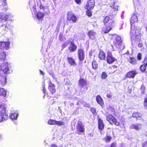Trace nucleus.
Here are the masks:
<instances>
[{"label":"nucleus","mask_w":147,"mask_h":147,"mask_svg":"<svg viewBox=\"0 0 147 147\" xmlns=\"http://www.w3.org/2000/svg\"><path fill=\"white\" fill-rule=\"evenodd\" d=\"M29 5L30 9L32 11L33 17L34 19L38 20L39 21L42 20L44 16V13L40 11L36 13V6L33 1H29Z\"/></svg>","instance_id":"f257e3e1"},{"label":"nucleus","mask_w":147,"mask_h":147,"mask_svg":"<svg viewBox=\"0 0 147 147\" xmlns=\"http://www.w3.org/2000/svg\"><path fill=\"white\" fill-rule=\"evenodd\" d=\"M115 39L113 41V47H115L117 48H119L120 50H123L125 48L124 44L122 43V40L120 36L115 35L113 36V38Z\"/></svg>","instance_id":"f03ea898"},{"label":"nucleus","mask_w":147,"mask_h":147,"mask_svg":"<svg viewBox=\"0 0 147 147\" xmlns=\"http://www.w3.org/2000/svg\"><path fill=\"white\" fill-rule=\"evenodd\" d=\"M131 35L133 37L136 39H140V29L137 27H135L133 25H131Z\"/></svg>","instance_id":"7ed1b4c3"},{"label":"nucleus","mask_w":147,"mask_h":147,"mask_svg":"<svg viewBox=\"0 0 147 147\" xmlns=\"http://www.w3.org/2000/svg\"><path fill=\"white\" fill-rule=\"evenodd\" d=\"M0 69L1 73L9 74L10 72L11 66L8 63H3L0 65Z\"/></svg>","instance_id":"20e7f679"},{"label":"nucleus","mask_w":147,"mask_h":147,"mask_svg":"<svg viewBox=\"0 0 147 147\" xmlns=\"http://www.w3.org/2000/svg\"><path fill=\"white\" fill-rule=\"evenodd\" d=\"M107 120L110 124H113V123L115 125L119 126L120 123L113 115L111 114L108 115L106 116Z\"/></svg>","instance_id":"39448f33"},{"label":"nucleus","mask_w":147,"mask_h":147,"mask_svg":"<svg viewBox=\"0 0 147 147\" xmlns=\"http://www.w3.org/2000/svg\"><path fill=\"white\" fill-rule=\"evenodd\" d=\"M67 18L70 22H76L77 21V18L74 14L71 12H69L67 14Z\"/></svg>","instance_id":"423d86ee"},{"label":"nucleus","mask_w":147,"mask_h":147,"mask_svg":"<svg viewBox=\"0 0 147 147\" xmlns=\"http://www.w3.org/2000/svg\"><path fill=\"white\" fill-rule=\"evenodd\" d=\"M116 60L117 59L113 56L111 52H109L107 53V61L108 63L111 64Z\"/></svg>","instance_id":"0eeeda50"},{"label":"nucleus","mask_w":147,"mask_h":147,"mask_svg":"<svg viewBox=\"0 0 147 147\" xmlns=\"http://www.w3.org/2000/svg\"><path fill=\"white\" fill-rule=\"evenodd\" d=\"M95 5V2L93 0H90L87 3L86 5L84 8L87 9L92 10L93 9Z\"/></svg>","instance_id":"6e6552de"},{"label":"nucleus","mask_w":147,"mask_h":147,"mask_svg":"<svg viewBox=\"0 0 147 147\" xmlns=\"http://www.w3.org/2000/svg\"><path fill=\"white\" fill-rule=\"evenodd\" d=\"M10 43L9 42H0V48L3 50H7L9 48Z\"/></svg>","instance_id":"1a4fd4ad"},{"label":"nucleus","mask_w":147,"mask_h":147,"mask_svg":"<svg viewBox=\"0 0 147 147\" xmlns=\"http://www.w3.org/2000/svg\"><path fill=\"white\" fill-rule=\"evenodd\" d=\"M48 123L50 125H64L65 123L62 121H58L50 119L48 121Z\"/></svg>","instance_id":"9d476101"},{"label":"nucleus","mask_w":147,"mask_h":147,"mask_svg":"<svg viewBox=\"0 0 147 147\" xmlns=\"http://www.w3.org/2000/svg\"><path fill=\"white\" fill-rule=\"evenodd\" d=\"M142 125L140 123H132L130 126V128L131 129H134L137 131L141 130Z\"/></svg>","instance_id":"9b49d317"},{"label":"nucleus","mask_w":147,"mask_h":147,"mask_svg":"<svg viewBox=\"0 0 147 147\" xmlns=\"http://www.w3.org/2000/svg\"><path fill=\"white\" fill-rule=\"evenodd\" d=\"M137 74L136 70H133L128 72L125 75V77L130 78H134Z\"/></svg>","instance_id":"f8f14e48"},{"label":"nucleus","mask_w":147,"mask_h":147,"mask_svg":"<svg viewBox=\"0 0 147 147\" xmlns=\"http://www.w3.org/2000/svg\"><path fill=\"white\" fill-rule=\"evenodd\" d=\"M77 129L78 131V134H80V132H82L84 131V128L82 125L81 122H79L78 123V125L77 126Z\"/></svg>","instance_id":"ddd939ff"},{"label":"nucleus","mask_w":147,"mask_h":147,"mask_svg":"<svg viewBox=\"0 0 147 147\" xmlns=\"http://www.w3.org/2000/svg\"><path fill=\"white\" fill-rule=\"evenodd\" d=\"M78 57L80 61H82L84 59V52L82 49L78 50Z\"/></svg>","instance_id":"4468645a"},{"label":"nucleus","mask_w":147,"mask_h":147,"mask_svg":"<svg viewBox=\"0 0 147 147\" xmlns=\"http://www.w3.org/2000/svg\"><path fill=\"white\" fill-rule=\"evenodd\" d=\"M68 49L71 52H74L76 50L77 46L75 45L74 42L71 41L70 42V45Z\"/></svg>","instance_id":"2eb2a0df"},{"label":"nucleus","mask_w":147,"mask_h":147,"mask_svg":"<svg viewBox=\"0 0 147 147\" xmlns=\"http://www.w3.org/2000/svg\"><path fill=\"white\" fill-rule=\"evenodd\" d=\"M10 14H7L3 12L0 13V21L1 20H4L5 21L7 20V19L9 17H11Z\"/></svg>","instance_id":"dca6fc26"},{"label":"nucleus","mask_w":147,"mask_h":147,"mask_svg":"<svg viewBox=\"0 0 147 147\" xmlns=\"http://www.w3.org/2000/svg\"><path fill=\"white\" fill-rule=\"evenodd\" d=\"M18 115V113L17 111H12L10 113L9 117L12 120H16L17 119Z\"/></svg>","instance_id":"f3484780"},{"label":"nucleus","mask_w":147,"mask_h":147,"mask_svg":"<svg viewBox=\"0 0 147 147\" xmlns=\"http://www.w3.org/2000/svg\"><path fill=\"white\" fill-rule=\"evenodd\" d=\"M49 89L51 94L55 93L56 91L54 85L50 81L49 86Z\"/></svg>","instance_id":"a211bd4d"},{"label":"nucleus","mask_w":147,"mask_h":147,"mask_svg":"<svg viewBox=\"0 0 147 147\" xmlns=\"http://www.w3.org/2000/svg\"><path fill=\"white\" fill-rule=\"evenodd\" d=\"M6 82V76L0 73V84L4 85Z\"/></svg>","instance_id":"6ab92c4d"},{"label":"nucleus","mask_w":147,"mask_h":147,"mask_svg":"<svg viewBox=\"0 0 147 147\" xmlns=\"http://www.w3.org/2000/svg\"><path fill=\"white\" fill-rule=\"evenodd\" d=\"M0 1L2 3V4L3 5H1L0 6V8L2 9V11H5L7 10V3L6 2V0H0Z\"/></svg>","instance_id":"aec40b11"},{"label":"nucleus","mask_w":147,"mask_h":147,"mask_svg":"<svg viewBox=\"0 0 147 147\" xmlns=\"http://www.w3.org/2000/svg\"><path fill=\"white\" fill-rule=\"evenodd\" d=\"M1 28L4 29L6 31H7L8 30H12L13 27L12 26L10 25L9 24H8V26L7 25L3 24L1 26Z\"/></svg>","instance_id":"412c9836"},{"label":"nucleus","mask_w":147,"mask_h":147,"mask_svg":"<svg viewBox=\"0 0 147 147\" xmlns=\"http://www.w3.org/2000/svg\"><path fill=\"white\" fill-rule=\"evenodd\" d=\"M96 32L92 30H90L88 33V35L89 38L91 39H94L96 35Z\"/></svg>","instance_id":"4be33fe9"},{"label":"nucleus","mask_w":147,"mask_h":147,"mask_svg":"<svg viewBox=\"0 0 147 147\" xmlns=\"http://www.w3.org/2000/svg\"><path fill=\"white\" fill-rule=\"evenodd\" d=\"M38 6L40 9H42L44 8V6L42 5L46 0H36Z\"/></svg>","instance_id":"5701e85b"},{"label":"nucleus","mask_w":147,"mask_h":147,"mask_svg":"<svg viewBox=\"0 0 147 147\" xmlns=\"http://www.w3.org/2000/svg\"><path fill=\"white\" fill-rule=\"evenodd\" d=\"M98 127L99 129L101 130L103 129L104 128V125L102 120L100 119H98Z\"/></svg>","instance_id":"b1692460"},{"label":"nucleus","mask_w":147,"mask_h":147,"mask_svg":"<svg viewBox=\"0 0 147 147\" xmlns=\"http://www.w3.org/2000/svg\"><path fill=\"white\" fill-rule=\"evenodd\" d=\"M67 59L68 62L71 65L75 66L76 65V64L74 60L72 57H67Z\"/></svg>","instance_id":"393cba45"},{"label":"nucleus","mask_w":147,"mask_h":147,"mask_svg":"<svg viewBox=\"0 0 147 147\" xmlns=\"http://www.w3.org/2000/svg\"><path fill=\"white\" fill-rule=\"evenodd\" d=\"M5 108L3 104H0V115L5 114Z\"/></svg>","instance_id":"a878e982"},{"label":"nucleus","mask_w":147,"mask_h":147,"mask_svg":"<svg viewBox=\"0 0 147 147\" xmlns=\"http://www.w3.org/2000/svg\"><path fill=\"white\" fill-rule=\"evenodd\" d=\"M138 20V18L136 15L134 14L131 16V20L130 22L131 23V26L133 25L132 24H133L134 22H137Z\"/></svg>","instance_id":"bb28decb"},{"label":"nucleus","mask_w":147,"mask_h":147,"mask_svg":"<svg viewBox=\"0 0 147 147\" xmlns=\"http://www.w3.org/2000/svg\"><path fill=\"white\" fill-rule=\"evenodd\" d=\"M128 61L132 65H135L137 64V60L134 57H130Z\"/></svg>","instance_id":"cd10ccee"},{"label":"nucleus","mask_w":147,"mask_h":147,"mask_svg":"<svg viewBox=\"0 0 147 147\" xmlns=\"http://www.w3.org/2000/svg\"><path fill=\"white\" fill-rule=\"evenodd\" d=\"M6 57V54L5 52L2 51L0 52V60L4 61Z\"/></svg>","instance_id":"c85d7f7f"},{"label":"nucleus","mask_w":147,"mask_h":147,"mask_svg":"<svg viewBox=\"0 0 147 147\" xmlns=\"http://www.w3.org/2000/svg\"><path fill=\"white\" fill-rule=\"evenodd\" d=\"M96 100L98 103L101 106L103 105L104 103L103 101L99 95H98L96 97Z\"/></svg>","instance_id":"c756f323"},{"label":"nucleus","mask_w":147,"mask_h":147,"mask_svg":"<svg viewBox=\"0 0 147 147\" xmlns=\"http://www.w3.org/2000/svg\"><path fill=\"white\" fill-rule=\"evenodd\" d=\"M98 58L100 60H104L105 58V53L101 51H100L98 55Z\"/></svg>","instance_id":"7c9ffc66"},{"label":"nucleus","mask_w":147,"mask_h":147,"mask_svg":"<svg viewBox=\"0 0 147 147\" xmlns=\"http://www.w3.org/2000/svg\"><path fill=\"white\" fill-rule=\"evenodd\" d=\"M132 117H136L137 119H140L141 117V114L138 112H134L133 114Z\"/></svg>","instance_id":"2f4dec72"},{"label":"nucleus","mask_w":147,"mask_h":147,"mask_svg":"<svg viewBox=\"0 0 147 147\" xmlns=\"http://www.w3.org/2000/svg\"><path fill=\"white\" fill-rule=\"evenodd\" d=\"M8 118V116L6 114L0 115V122L6 120Z\"/></svg>","instance_id":"473e14b6"},{"label":"nucleus","mask_w":147,"mask_h":147,"mask_svg":"<svg viewBox=\"0 0 147 147\" xmlns=\"http://www.w3.org/2000/svg\"><path fill=\"white\" fill-rule=\"evenodd\" d=\"M86 83V81L84 79H80L79 81V85L81 86H85Z\"/></svg>","instance_id":"72a5a7b5"},{"label":"nucleus","mask_w":147,"mask_h":147,"mask_svg":"<svg viewBox=\"0 0 147 147\" xmlns=\"http://www.w3.org/2000/svg\"><path fill=\"white\" fill-rule=\"evenodd\" d=\"M0 95H2L4 97L7 96V92L3 88H0Z\"/></svg>","instance_id":"f704fd0d"},{"label":"nucleus","mask_w":147,"mask_h":147,"mask_svg":"<svg viewBox=\"0 0 147 147\" xmlns=\"http://www.w3.org/2000/svg\"><path fill=\"white\" fill-rule=\"evenodd\" d=\"M111 140V137L109 136H107L104 138V140L107 143L110 142Z\"/></svg>","instance_id":"c9c22d12"},{"label":"nucleus","mask_w":147,"mask_h":147,"mask_svg":"<svg viewBox=\"0 0 147 147\" xmlns=\"http://www.w3.org/2000/svg\"><path fill=\"white\" fill-rule=\"evenodd\" d=\"M92 67L93 68L95 69H97L98 68V65L96 62L95 61H93L92 63Z\"/></svg>","instance_id":"e433bc0d"},{"label":"nucleus","mask_w":147,"mask_h":147,"mask_svg":"<svg viewBox=\"0 0 147 147\" xmlns=\"http://www.w3.org/2000/svg\"><path fill=\"white\" fill-rule=\"evenodd\" d=\"M112 29V28L110 26H107L106 29H103L105 33H108Z\"/></svg>","instance_id":"4c0bfd02"},{"label":"nucleus","mask_w":147,"mask_h":147,"mask_svg":"<svg viewBox=\"0 0 147 147\" xmlns=\"http://www.w3.org/2000/svg\"><path fill=\"white\" fill-rule=\"evenodd\" d=\"M44 9V11L47 14H49L50 13V11L47 7H44V8H42Z\"/></svg>","instance_id":"58836bf2"},{"label":"nucleus","mask_w":147,"mask_h":147,"mask_svg":"<svg viewBox=\"0 0 147 147\" xmlns=\"http://www.w3.org/2000/svg\"><path fill=\"white\" fill-rule=\"evenodd\" d=\"M110 18L109 16H106L104 18L103 20V22L104 24H105L108 22L110 20Z\"/></svg>","instance_id":"ea45409f"},{"label":"nucleus","mask_w":147,"mask_h":147,"mask_svg":"<svg viewBox=\"0 0 147 147\" xmlns=\"http://www.w3.org/2000/svg\"><path fill=\"white\" fill-rule=\"evenodd\" d=\"M146 66L144 64L141 66L140 69L142 72H144L145 71L146 69Z\"/></svg>","instance_id":"a19ab883"},{"label":"nucleus","mask_w":147,"mask_h":147,"mask_svg":"<svg viewBox=\"0 0 147 147\" xmlns=\"http://www.w3.org/2000/svg\"><path fill=\"white\" fill-rule=\"evenodd\" d=\"M114 5L113 4L112 5L110 6L112 8V9L114 11H117L118 9V6H115L114 5V2L113 3Z\"/></svg>","instance_id":"79ce46f5"},{"label":"nucleus","mask_w":147,"mask_h":147,"mask_svg":"<svg viewBox=\"0 0 147 147\" xmlns=\"http://www.w3.org/2000/svg\"><path fill=\"white\" fill-rule=\"evenodd\" d=\"M90 10L87 9L86 11V15L89 17H90L92 14V12L90 11Z\"/></svg>","instance_id":"37998d69"},{"label":"nucleus","mask_w":147,"mask_h":147,"mask_svg":"<svg viewBox=\"0 0 147 147\" xmlns=\"http://www.w3.org/2000/svg\"><path fill=\"white\" fill-rule=\"evenodd\" d=\"M102 79H105L107 77V75L105 72H103L102 74Z\"/></svg>","instance_id":"c03bdc74"},{"label":"nucleus","mask_w":147,"mask_h":147,"mask_svg":"<svg viewBox=\"0 0 147 147\" xmlns=\"http://www.w3.org/2000/svg\"><path fill=\"white\" fill-rule=\"evenodd\" d=\"M144 105L145 109H147V97L145 98Z\"/></svg>","instance_id":"a18cd8bd"},{"label":"nucleus","mask_w":147,"mask_h":147,"mask_svg":"<svg viewBox=\"0 0 147 147\" xmlns=\"http://www.w3.org/2000/svg\"><path fill=\"white\" fill-rule=\"evenodd\" d=\"M42 92L44 94V97L45 96V93H46V89L45 88V85L44 83H43V85H42Z\"/></svg>","instance_id":"49530a36"},{"label":"nucleus","mask_w":147,"mask_h":147,"mask_svg":"<svg viewBox=\"0 0 147 147\" xmlns=\"http://www.w3.org/2000/svg\"><path fill=\"white\" fill-rule=\"evenodd\" d=\"M112 96V94L111 92L108 93L107 94V97L108 98H111Z\"/></svg>","instance_id":"de8ad7c7"},{"label":"nucleus","mask_w":147,"mask_h":147,"mask_svg":"<svg viewBox=\"0 0 147 147\" xmlns=\"http://www.w3.org/2000/svg\"><path fill=\"white\" fill-rule=\"evenodd\" d=\"M142 54L140 53H139L137 56V58L138 60H141L142 58Z\"/></svg>","instance_id":"09e8293b"},{"label":"nucleus","mask_w":147,"mask_h":147,"mask_svg":"<svg viewBox=\"0 0 147 147\" xmlns=\"http://www.w3.org/2000/svg\"><path fill=\"white\" fill-rule=\"evenodd\" d=\"M91 111L94 114H95L96 113V109L94 108H91Z\"/></svg>","instance_id":"8fccbe9b"},{"label":"nucleus","mask_w":147,"mask_h":147,"mask_svg":"<svg viewBox=\"0 0 147 147\" xmlns=\"http://www.w3.org/2000/svg\"><path fill=\"white\" fill-rule=\"evenodd\" d=\"M113 24L114 22L112 20L109 23V26H111V27L112 28V26H113Z\"/></svg>","instance_id":"3c124183"},{"label":"nucleus","mask_w":147,"mask_h":147,"mask_svg":"<svg viewBox=\"0 0 147 147\" xmlns=\"http://www.w3.org/2000/svg\"><path fill=\"white\" fill-rule=\"evenodd\" d=\"M110 147H117L116 143L115 142H114L112 143Z\"/></svg>","instance_id":"603ef678"},{"label":"nucleus","mask_w":147,"mask_h":147,"mask_svg":"<svg viewBox=\"0 0 147 147\" xmlns=\"http://www.w3.org/2000/svg\"><path fill=\"white\" fill-rule=\"evenodd\" d=\"M82 104L84 106L86 107H88L89 106V104L85 102H83Z\"/></svg>","instance_id":"864d4df0"},{"label":"nucleus","mask_w":147,"mask_h":147,"mask_svg":"<svg viewBox=\"0 0 147 147\" xmlns=\"http://www.w3.org/2000/svg\"><path fill=\"white\" fill-rule=\"evenodd\" d=\"M144 63L147 67V58H146L144 61Z\"/></svg>","instance_id":"5fc2aeb1"},{"label":"nucleus","mask_w":147,"mask_h":147,"mask_svg":"<svg viewBox=\"0 0 147 147\" xmlns=\"http://www.w3.org/2000/svg\"><path fill=\"white\" fill-rule=\"evenodd\" d=\"M75 1L77 4H80L81 3V0H75Z\"/></svg>","instance_id":"6e6d98bb"},{"label":"nucleus","mask_w":147,"mask_h":147,"mask_svg":"<svg viewBox=\"0 0 147 147\" xmlns=\"http://www.w3.org/2000/svg\"><path fill=\"white\" fill-rule=\"evenodd\" d=\"M143 46V44L142 43H139L138 45V46L139 47H142Z\"/></svg>","instance_id":"4d7b16f0"},{"label":"nucleus","mask_w":147,"mask_h":147,"mask_svg":"<svg viewBox=\"0 0 147 147\" xmlns=\"http://www.w3.org/2000/svg\"><path fill=\"white\" fill-rule=\"evenodd\" d=\"M67 46V44L65 43L63 44L62 45V47L63 48H64L65 47Z\"/></svg>","instance_id":"13d9d810"},{"label":"nucleus","mask_w":147,"mask_h":147,"mask_svg":"<svg viewBox=\"0 0 147 147\" xmlns=\"http://www.w3.org/2000/svg\"><path fill=\"white\" fill-rule=\"evenodd\" d=\"M51 147H57V146L55 144H53L51 146Z\"/></svg>","instance_id":"bf43d9fd"},{"label":"nucleus","mask_w":147,"mask_h":147,"mask_svg":"<svg viewBox=\"0 0 147 147\" xmlns=\"http://www.w3.org/2000/svg\"><path fill=\"white\" fill-rule=\"evenodd\" d=\"M40 74L42 75H44V73L41 70H40Z\"/></svg>","instance_id":"052dcab7"},{"label":"nucleus","mask_w":147,"mask_h":147,"mask_svg":"<svg viewBox=\"0 0 147 147\" xmlns=\"http://www.w3.org/2000/svg\"><path fill=\"white\" fill-rule=\"evenodd\" d=\"M133 1L134 2V3L135 2H136V1H137L138 2V3L139 2V0H133Z\"/></svg>","instance_id":"680f3d73"},{"label":"nucleus","mask_w":147,"mask_h":147,"mask_svg":"<svg viewBox=\"0 0 147 147\" xmlns=\"http://www.w3.org/2000/svg\"><path fill=\"white\" fill-rule=\"evenodd\" d=\"M90 72L92 74V75H94V73L93 71H91V70H90Z\"/></svg>","instance_id":"e2e57ef3"},{"label":"nucleus","mask_w":147,"mask_h":147,"mask_svg":"<svg viewBox=\"0 0 147 147\" xmlns=\"http://www.w3.org/2000/svg\"><path fill=\"white\" fill-rule=\"evenodd\" d=\"M146 31L147 32V28H146Z\"/></svg>","instance_id":"0e129e2a"},{"label":"nucleus","mask_w":147,"mask_h":147,"mask_svg":"<svg viewBox=\"0 0 147 147\" xmlns=\"http://www.w3.org/2000/svg\"><path fill=\"white\" fill-rule=\"evenodd\" d=\"M53 75H52V76H53Z\"/></svg>","instance_id":"69168bd1"},{"label":"nucleus","mask_w":147,"mask_h":147,"mask_svg":"<svg viewBox=\"0 0 147 147\" xmlns=\"http://www.w3.org/2000/svg\"><path fill=\"white\" fill-rule=\"evenodd\" d=\"M117 49L116 47V48H115V49ZM119 49H120L119 48Z\"/></svg>","instance_id":"338daca9"}]
</instances>
